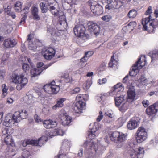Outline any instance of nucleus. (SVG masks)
Returning a JSON list of instances; mask_svg holds the SVG:
<instances>
[{
    "mask_svg": "<svg viewBox=\"0 0 158 158\" xmlns=\"http://www.w3.org/2000/svg\"><path fill=\"white\" fill-rule=\"evenodd\" d=\"M83 146L85 149L86 158H94L95 156L98 157L102 153L100 148H98L97 144L93 141L85 142Z\"/></svg>",
    "mask_w": 158,
    "mask_h": 158,
    "instance_id": "f257e3e1",
    "label": "nucleus"
},
{
    "mask_svg": "<svg viewBox=\"0 0 158 158\" xmlns=\"http://www.w3.org/2000/svg\"><path fill=\"white\" fill-rule=\"evenodd\" d=\"M11 81L15 84H18L16 88L18 90H20L27 84L28 80L22 74L19 75L14 74L12 76Z\"/></svg>",
    "mask_w": 158,
    "mask_h": 158,
    "instance_id": "f03ea898",
    "label": "nucleus"
},
{
    "mask_svg": "<svg viewBox=\"0 0 158 158\" xmlns=\"http://www.w3.org/2000/svg\"><path fill=\"white\" fill-rule=\"evenodd\" d=\"M87 3L90 7L92 12L94 14L98 15L103 13V8L102 6L103 4L102 2L89 0Z\"/></svg>",
    "mask_w": 158,
    "mask_h": 158,
    "instance_id": "7ed1b4c3",
    "label": "nucleus"
},
{
    "mask_svg": "<svg viewBox=\"0 0 158 158\" xmlns=\"http://www.w3.org/2000/svg\"><path fill=\"white\" fill-rule=\"evenodd\" d=\"M84 96L83 94H80L76 97V99L77 102L75 104L73 108L74 111L76 113H81L85 106ZM84 96H86V95H84Z\"/></svg>",
    "mask_w": 158,
    "mask_h": 158,
    "instance_id": "20e7f679",
    "label": "nucleus"
},
{
    "mask_svg": "<svg viewBox=\"0 0 158 158\" xmlns=\"http://www.w3.org/2000/svg\"><path fill=\"white\" fill-rule=\"evenodd\" d=\"M43 89L48 94H57L60 90V87L55 85V82L53 81L49 84L44 85Z\"/></svg>",
    "mask_w": 158,
    "mask_h": 158,
    "instance_id": "39448f33",
    "label": "nucleus"
},
{
    "mask_svg": "<svg viewBox=\"0 0 158 158\" xmlns=\"http://www.w3.org/2000/svg\"><path fill=\"white\" fill-rule=\"evenodd\" d=\"M107 2L105 8L108 10L118 9L124 4L123 2L121 0H107Z\"/></svg>",
    "mask_w": 158,
    "mask_h": 158,
    "instance_id": "423d86ee",
    "label": "nucleus"
},
{
    "mask_svg": "<svg viewBox=\"0 0 158 158\" xmlns=\"http://www.w3.org/2000/svg\"><path fill=\"white\" fill-rule=\"evenodd\" d=\"M136 139L138 143H140L145 141L147 138V133L145 129L142 127L138 129L136 133Z\"/></svg>",
    "mask_w": 158,
    "mask_h": 158,
    "instance_id": "0eeeda50",
    "label": "nucleus"
},
{
    "mask_svg": "<svg viewBox=\"0 0 158 158\" xmlns=\"http://www.w3.org/2000/svg\"><path fill=\"white\" fill-rule=\"evenodd\" d=\"M55 50L52 48H45L42 51V54L44 57L47 60H51L54 56Z\"/></svg>",
    "mask_w": 158,
    "mask_h": 158,
    "instance_id": "6e6552de",
    "label": "nucleus"
},
{
    "mask_svg": "<svg viewBox=\"0 0 158 158\" xmlns=\"http://www.w3.org/2000/svg\"><path fill=\"white\" fill-rule=\"evenodd\" d=\"M45 137H41L38 140H29L23 141L22 145L23 147H26L27 145L33 144L36 145L37 146H41V144H44L46 141L45 140Z\"/></svg>",
    "mask_w": 158,
    "mask_h": 158,
    "instance_id": "1a4fd4ad",
    "label": "nucleus"
},
{
    "mask_svg": "<svg viewBox=\"0 0 158 158\" xmlns=\"http://www.w3.org/2000/svg\"><path fill=\"white\" fill-rule=\"evenodd\" d=\"M28 114L27 111L25 110H22L20 111H16L14 114V118L15 119L16 123L20 122L22 119L26 118Z\"/></svg>",
    "mask_w": 158,
    "mask_h": 158,
    "instance_id": "9d476101",
    "label": "nucleus"
},
{
    "mask_svg": "<svg viewBox=\"0 0 158 158\" xmlns=\"http://www.w3.org/2000/svg\"><path fill=\"white\" fill-rule=\"evenodd\" d=\"M141 58H139L138 61L131 68V69L129 72L130 76H134L136 75L139 72V68L141 69L144 65L141 64V62L140 61Z\"/></svg>",
    "mask_w": 158,
    "mask_h": 158,
    "instance_id": "9b49d317",
    "label": "nucleus"
},
{
    "mask_svg": "<svg viewBox=\"0 0 158 158\" xmlns=\"http://www.w3.org/2000/svg\"><path fill=\"white\" fill-rule=\"evenodd\" d=\"M73 31L75 35L77 36H83L85 34V28L83 25L79 24L75 26Z\"/></svg>",
    "mask_w": 158,
    "mask_h": 158,
    "instance_id": "f8f14e48",
    "label": "nucleus"
},
{
    "mask_svg": "<svg viewBox=\"0 0 158 158\" xmlns=\"http://www.w3.org/2000/svg\"><path fill=\"white\" fill-rule=\"evenodd\" d=\"M49 6V11L53 15L55 16H58L59 15L60 8L56 2L52 0L51 4Z\"/></svg>",
    "mask_w": 158,
    "mask_h": 158,
    "instance_id": "ddd939ff",
    "label": "nucleus"
},
{
    "mask_svg": "<svg viewBox=\"0 0 158 158\" xmlns=\"http://www.w3.org/2000/svg\"><path fill=\"white\" fill-rule=\"evenodd\" d=\"M98 125V123H95L92 128L89 127L88 134L90 139H93L96 136V133L99 128V127H97Z\"/></svg>",
    "mask_w": 158,
    "mask_h": 158,
    "instance_id": "4468645a",
    "label": "nucleus"
},
{
    "mask_svg": "<svg viewBox=\"0 0 158 158\" xmlns=\"http://www.w3.org/2000/svg\"><path fill=\"white\" fill-rule=\"evenodd\" d=\"M150 17V16H149L147 18H146L145 20H143L142 22L143 28L145 30H147V27L149 24V26L152 27L153 28H155L158 27V23L157 24L156 22L154 21L153 23L150 22V19L149 18Z\"/></svg>",
    "mask_w": 158,
    "mask_h": 158,
    "instance_id": "2eb2a0df",
    "label": "nucleus"
},
{
    "mask_svg": "<svg viewBox=\"0 0 158 158\" xmlns=\"http://www.w3.org/2000/svg\"><path fill=\"white\" fill-rule=\"evenodd\" d=\"M15 119L14 118V114L12 117L7 115L4 120L3 125L7 127H10L16 123Z\"/></svg>",
    "mask_w": 158,
    "mask_h": 158,
    "instance_id": "dca6fc26",
    "label": "nucleus"
},
{
    "mask_svg": "<svg viewBox=\"0 0 158 158\" xmlns=\"http://www.w3.org/2000/svg\"><path fill=\"white\" fill-rule=\"evenodd\" d=\"M52 0H48L46 3L41 2L40 4V6L43 13L47 12L48 10H49V5L51 4Z\"/></svg>",
    "mask_w": 158,
    "mask_h": 158,
    "instance_id": "f3484780",
    "label": "nucleus"
},
{
    "mask_svg": "<svg viewBox=\"0 0 158 158\" xmlns=\"http://www.w3.org/2000/svg\"><path fill=\"white\" fill-rule=\"evenodd\" d=\"M89 29L92 33L97 35L99 33L100 27L96 23H93L89 25Z\"/></svg>",
    "mask_w": 158,
    "mask_h": 158,
    "instance_id": "a211bd4d",
    "label": "nucleus"
},
{
    "mask_svg": "<svg viewBox=\"0 0 158 158\" xmlns=\"http://www.w3.org/2000/svg\"><path fill=\"white\" fill-rule=\"evenodd\" d=\"M61 122L64 126L68 125L71 122L72 118L66 114H63L60 117Z\"/></svg>",
    "mask_w": 158,
    "mask_h": 158,
    "instance_id": "6ab92c4d",
    "label": "nucleus"
},
{
    "mask_svg": "<svg viewBox=\"0 0 158 158\" xmlns=\"http://www.w3.org/2000/svg\"><path fill=\"white\" fill-rule=\"evenodd\" d=\"M126 136L124 134L119 133L117 139V143L118 144L117 147L118 148H120L123 146L124 142L126 140Z\"/></svg>",
    "mask_w": 158,
    "mask_h": 158,
    "instance_id": "aec40b11",
    "label": "nucleus"
},
{
    "mask_svg": "<svg viewBox=\"0 0 158 158\" xmlns=\"http://www.w3.org/2000/svg\"><path fill=\"white\" fill-rule=\"evenodd\" d=\"M43 124L45 127L47 129L55 127L57 125V122L55 121L51 120H45L43 123Z\"/></svg>",
    "mask_w": 158,
    "mask_h": 158,
    "instance_id": "412c9836",
    "label": "nucleus"
},
{
    "mask_svg": "<svg viewBox=\"0 0 158 158\" xmlns=\"http://www.w3.org/2000/svg\"><path fill=\"white\" fill-rule=\"evenodd\" d=\"M16 44L15 40L10 38L5 39L4 42V46L8 48L14 47Z\"/></svg>",
    "mask_w": 158,
    "mask_h": 158,
    "instance_id": "4be33fe9",
    "label": "nucleus"
},
{
    "mask_svg": "<svg viewBox=\"0 0 158 158\" xmlns=\"http://www.w3.org/2000/svg\"><path fill=\"white\" fill-rule=\"evenodd\" d=\"M135 90L133 86H131L127 91V100L129 102V99L133 100L135 96Z\"/></svg>",
    "mask_w": 158,
    "mask_h": 158,
    "instance_id": "5701e85b",
    "label": "nucleus"
},
{
    "mask_svg": "<svg viewBox=\"0 0 158 158\" xmlns=\"http://www.w3.org/2000/svg\"><path fill=\"white\" fill-rule=\"evenodd\" d=\"M138 125L137 122L134 119H131L128 122L127 127L128 129L131 130L137 128Z\"/></svg>",
    "mask_w": 158,
    "mask_h": 158,
    "instance_id": "b1692460",
    "label": "nucleus"
},
{
    "mask_svg": "<svg viewBox=\"0 0 158 158\" xmlns=\"http://www.w3.org/2000/svg\"><path fill=\"white\" fill-rule=\"evenodd\" d=\"M125 96L123 95L118 96L115 97V101L116 106H119L121 103L124 100Z\"/></svg>",
    "mask_w": 158,
    "mask_h": 158,
    "instance_id": "393cba45",
    "label": "nucleus"
},
{
    "mask_svg": "<svg viewBox=\"0 0 158 158\" xmlns=\"http://www.w3.org/2000/svg\"><path fill=\"white\" fill-rule=\"evenodd\" d=\"M31 35H28V38L27 40L29 41V46L28 48L29 49L33 52H35L36 50L37 47L35 45V43L31 41V39L30 38Z\"/></svg>",
    "mask_w": 158,
    "mask_h": 158,
    "instance_id": "a878e982",
    "label": "nucleus"
},
{
    "mask_svg": "<svg viewBox=\"0 0 158 158\" xmlns=\"http://www.w3.org/2000/svg\"><path fill=\"white\" fill-rule=\"evenodd\" d=\"M147 114L149 115H151L155 114L157 111L155 106L153 104L150 106L146 110Z\"/></svg>",
    "mask_w": 158,
    "mask_h": 158,
    "instance_id": "bb28decb",
    "label": "nucleus"
},
{
    "mask_svg": "<svg viewBox=\"0 0 158 158\" xmlns=\"http://www.w3.org/2000/svg\"><path fill=\"white\" fill-rule=\"evenodd\" d=\"M38 9L37 7L34 6L32 10V14L33 16V18L34 19L38 20L40 19V17L38 15Z\"/></svg>",
    "mask_w": 158,
    "mask_h": 158,
    "instance_id": "cd10ccee",
    "label": "nucleus"
},
{
    "mask_svg": "<svg viewBox=\"0 0 158 158\" xmlns=\"http://www.w3.org/2000/svg\"><path fill=\"white\" fill-rule=\"evenodd\" d=\"M66 100L65 98L59 99L57 102V103L52 107V109L56 110L57 107H61L63 106V103Z\"/></svg>",
    "mask_w": 158,
    "mask_h": 158,
    "instance_id": "c85d7f7f",
    "label": "nucleus"
},
{
    "mask_svg": "<svg viewBox=\"0 0 158 158\" xmlns=\"http://www.w3.org/2000/svg\"><path fill=\"white\" fill-rule=\"evenodd\" d=\"M4 141L7 145H10L12 146H14L15 145L12 137L10 135L6 136L5 138Z\"/></svg>",
    "mask_w": 158,
    "mask_h": 158,
    "instance_id": "c756f323",
    "label": "nucleus"
},
{
    "mask_svg": "<svg viewBox=\"0 0 158 158\" xmlns=\"http://www.w3.org/2000/svg\"><path fill=\"white\" fill-rule=\"evenodd\" d=\"M41 69L39 68L33 69L31 70V77H35L40 75L42 72Z\"/></svg>",
    "mask_w": 158,
    "mask_h": 158,
    "instance_id": "7c9ffc66",
    "label": "nucleus"
},
{
    "mask_svg": "<svg viewBox=\"0 0 158 158\" xmlns=\"http://www.w3.org/2000/svg\"><path fill=\"white\" fill-rule=\"evenodd\" d=\"M119 134V132L116 131L110 132L109 134V137L111 140L114 141L116 139H117Z\"/></svg>",
    "mask_w": 158,
    "mask_h": 158,
    "instance_id": "2f4dec72",
    "label": "nucleus"
},
{
    "mask_svg": "<svg viewBox=\"0 0 158 158\" xmlns=\"http://www.w3.org/2000/svg\"><path fill=\"white\" fill-rule=\"evenodd\" d=\"M52 63H50L44 65V67H42L44 65V63L43 62H40L37 63V68H39V69L40 68L41 69V71H42V72L44 70H45L48 67L51 66L52 65Z\"/></svg>",
    "mask_w": 158,
    "mask_h": 158,
    "instance_id": "473e14b6",
    "label": "nucleus"
},
{
    "mask_svg": "<svg viewBox=\"0 0 158 158\" xmlns=\"http://www.w3.org/2000/svg\"><path fill=\"white\" fill-rule=\"evenodd\" d=\"M137 15V11L135 9H132L129 11L127 14V16L129 18H135Z\"/></svg>",
    "mask_w": 158,
    "mask_h": 158,
    "instance_id": "72a5a7b5",
    "label": "nucleus"
},
{
    "mask_svg": "<svg viewBox=\"0 0 158 158\" xmlns=\"http://www.w3.org/2000/svg\"><path fill=\"white\" fill-rule=\"evenodd\" d=\"M22 7V4L20 2L18 1L15 2L14 8L16 11H20L21 10Z\"/></svg>",
    "mask_w": 158,
    "mask_h": 158,
    "instance_id": "f704fd0d",
    "label": "nucleus"
},
{
    "mask_svg": "<svg viewBox=\"0 0 158 158\" xmlns=\"http://www.w3.org/2000/svg\"><path fill=\"white\" fill-rule=\"evenodd\" d=\"M70 145V143L67 140L64 139L62 143V145L61 148H64V147L66 148V150H69Z\"/></svg>",
    "mask_w": 158,
    "mask_h": 158,
    "instance_id": "c9c22d12",
    "label": "nucleus"
},
{
    "mask_svg": "<svg viewBox=\"0 0 158 158\" xmlns=\"http://www.w3.org/2000/svg\"><path fill=\"white\" fill-rule=\"evenodd\" d=\"M122 84H118L116 85H114V88L113 90L111 92L109 93V94L112 93H115V92L117 91V92H120V88L121 87H122ZM108 94H109L108 93Z\"/></svg>",
    "mask_w": 158,
    "mask_h": 158,
    "instance_id": "e433bc0d",
    "label": "nucleus"
},
{
    "mask_svg": "<svg viewBox=\"0 0 158 158\" xmlns=\"http://www.w3.org/2000/svg\"><path fill=\"white\" fill-rule=\"evenodd\" d=\"M52 133L53 134L51 135H52L53 136L56 135H63L62 133V131L60 129L56 128L53 131Z\"/></svg>",
    "mask_w": 158,
    "mask_h": 158,
    "instance_id": "4c0bfd02",
    "label": "nucleus"
},
{
    "mask_svg": "<svg viewBox=\"0 0 158 158\" xmlns=\"http://www.w3.org/2000/svg\"><path fill=\"white\" fill-rule=\"evenodd\" d=\"M139 158H141L143 156L144 150L143 148H139L136 151Z\"/></svg>",
    "mask_w": 158,
    "mask_h": 158,
    "instance_id": "58836bf2",
    "label": "nucleus"
},
{
    "mask_svg": "<svg viewBox=\"0 0 158 158\" xmlns=\"http://www.w3.org/2000/svg\"><path fill=\"white\" fill-rule=\"evenodd\" d=\"M151 58L152 59L151 62L154 60H158V51L153 52Z\"/></svg>",
    "mask_w": 158,
    "mask_h": 158,
    "instance_id": "ea45409f",
    "label": "nucleus"
},
{
    "mask_svg": "<svg viewBox=\"0 0 158 158\" xmlns=\"http://www.w3.org/2000/svg\"><path fill=\"white\" fill-rule=\"evenodd\" d=\"M61 77L66 79V82H70L72 80L71 77L69 76V74L68 73H64L61 76Z\"/></svg>",
    "mask_w": 158,
    "mask_h": 158,
    "instance_id": "a19ab883",
    "label": "nucleus"
},
{
    "mask_svg": "<svg viewBox=\"0 0 158 158\" xmlns=\"http://www.w3.org/2000/svg\"><path fill=\"white\" fill-rule=\"evenodd\" d=\"M130 155L131 158H139L137 151L134 149H132L131 151Z\"/></svg>",
    "mask_w": 158,
    "mask_h": 158,
    "instance_id": "79ce46f5",
    "label": "nucleus"
},
{
    "mask_svg": "<svg viewBox=\"0 0 158 158\" xmlns=\"http://www.w3.org/2000/svg\"><path fill=\"white\" fill-rule=\"evenodd\" d=\"M30 155L29 151L26 150H24L22 152V156L23 158H28Z\"/></svg>",
    "mask_w": 158,
    "mask_h": 158,
    "instance_id": "37998d69",
    "label": "nucleus"
},
{
    "mask_svg": "<svg viewBox=\"0 0 158 158\" xmlns=\"http://www.w3.org/2000/svg\"><path fill=\"white\" fill-rule=\"evenodd\" d=\"M91 82L90 81H87L83 84V86L84 89H88L91 86Z\"/></svg>",
    "mask_w": 158,
    "mask_h": 158,
    "instance_id": "c03bdc74",
    "label": "nucleus"
},
{
    "mask_svg": "<svg viewBox=\"0 0 158 158\" xmlns=\"http://www.w3.org/2000/svg\"><path fill=\"white\" fill-rule=\"evenodd\" d=\"M139 82H141L144 85L145 84V83L147 84L150 83V82L148 81V80L147 79H145L144 77H142L139 79Z\"/></svg>",
    "mask_w": 158,
    "mask_h": 158,
    "instance_id": "a18cd8bd",
    "label": "nucleus"
},
{
    "mask_svg": "<svg viewBox=\"0 0 158 158\" xmlns=\"http://www.w3.org/2000/svg\"><path fill=\"white\" fill-rule=\"evenodd\" d=\"M111 19V16L109 15H105L102 18V19L103 21L106 22L109 21Z\"/></svg>",
    "mask_w": 158,
    "mask_h": 158,
    "instance_id": "49530a36",
    "label": "nucleus"
},
{
    "mask_svg": "<svg viewBox=\"0 0 158 158\" xmlns=\"http://www.w3.org/2000/svg\"><path fill=\"white\" fill-rule=\"evenodd\" d=\"M27 100L26 101L28 105H31L33 102L34 101L31 96L27 97Z\"/></svg>",
    "mask_w": 158,
    "mask_h": 158,
    "instance_id": "de8ad7c7",
    "label": "nucleus"
},
{
    "mask_svg": "<svg viewBox=\"0 0 158 158\" xmlns=\"http://www.w3.org/2000/svg\"><path fill=\"white\" fill-rule=\"evenodd\" d=\"M127 109L126 104L124 103L119 108V110L122 112L125 111Z\"/></svg>",
    "mask_w": 158,
    "mask_h": 158,
    "instance_id": "09e8293b",
    "label": "nucleus"
},
{
    "mask_svg": "<svg viewBox=\"0 0 158 158\" xmlns=\"http://www.w3.org/2000/svg\"><path fill=\"white\" fill-rule=\"evenodd\" d=\"M22 68L23 70L26 72L27 70L29 69V65L26 63H23L22 64Z\"/></svg>",
    "mask_w": 158,
    "mask_h": 158,
    "instance_id": "8fccbe9b",
    "label": "nucleus"
},
{
    "mask_svg": "<svg viewBox=\"0 0 158 158\" xmlns=\"http://www.w3.org/2000/svg\"><path fill=\"white\" fill-rule=\"evenodd\" d=\"M107 80L105 78H103L102 79H99L98 80V83L100 85L104 84L107 82Z\"/></svg>",
    "mask_w": 158,
    "mask_h": 158,
    "instance_id": "3c124183",
    "label": "nucleus"
},
{
    "mask_svg": "<svg viewBox=\"0 0 158 158\" xmlns=\"http://www.w3.org/2000/svg\"><path fill=\"white\" fill-rule=\"evenodd\" d=\"M102 112L100 111L99 112V115L97 118V121L98 122H100L103 118V115H102Z\"/></svg>",
    "mask_w": 158,
    "mask_h": 158,
    "instance_id": "603ef678",
    "label": "nucleus"
},
{
    "mask_svg": "<svg viewBox=\"0 0 158 158\" xmlns=\"http://www.w3.org/2000/svg\"><path fill=\"white\" fill-rule=\"evenodd\" d=\"M93 54L94 52L93 51H89L86 52L85 55L89 59Z\"/></svg>",
    "mask_w": 158,
    "mask_h": 158,
    "instance_id": "864d4df0",
    "label": "nucleus"
},
{
    "mask_svg": "<svg viewBox=\"0 0 158 158\" xmlns=\"http://www.w3.org/2000/svg\"><path fill=\"white\" fill-rule=\"evenodd\" d=\"M9 57V55L6 53H5L2 58V60L4 62L6 61Z\"/></svg>",
    "mask_w": 158,
    "mask_h": 158,
    "instance_id": "5fc2aeb1",
    "label": "nucleus"
},
{
    "mask_svg": "<svg viewBox=\"0 0 158 158\" xmlns=\"http://www.w3.org/2000/svg\"><path fill=\"white\" fill-rule=\"evenodd\" d=\"M6 85L3 84L2 85V91L4 94V95H6L7 94V89L5 88Z\"/></svg>",
    "mask_w": 158,
    "mask_h": 158,
    "instance_id": "6e6d98bb",
    "label": "nucleus"
},
{
    "mask_svg": "<svg viewBox=\"0 0 158 158\" xmlns=\"http://www.w3.org/2000/svg\"><path fill=\"white\" fill-rule=\"evenodd\" d=\"M142 104L145 107H146L149 105V102L148 100H144L143 101Z\"/></svg>",
    "mask_w": 158,
    "mask_h": 158,
    "instance_id": "4d7b16f0",
    "label": "nucleus"
},
{
    "mask_svg": "<svg viewBox=\"0 0 158 158\" xmlns=\"http://www.w3.org/2000/svg\"><path fill=\"white\" fill-rule=\"evenodd\" d=\"M27 18V15H24L23 17L21 18V20L20 22V25L24 24L25 22V20Z\"/></svg>",
    "mask_w": 158,
    "mask_h": 158,
    "instance_id": "13d9d810",
    "label": "nucleus"
},
{
    "mask_svg": "<svg viewBox=\"0 0 158 158\" xmlns=\"http://www.w3.org/2000/svg\"><path fill=\"white\" fill-rule=\"evenodd\" d=\"M152 7L151 6H149L148 10H147L146 12L145 13V14L146 15H149L151 12L152 11Z\"/></svg>",
    "mask_w": 158,
    "mask_h": 158,
    "instance_id": "bf43d9fd",
    "label": "nucleus"
},
{
    "mask_svg": "<svg viewBox=\"0 0 158 158\" xmlns=\"http://www.w3.org/2000/svg\"><path fill=\"white\" fill-rule=\"evenodd\" d=\"M113 57H114V56H113L111 57V60H110L109 63V66L110 67H113L114 66V64H113Z\"/></svg>",
    "mask_w": 158,
    "mask_h": 158,
    "instance_id": "052dcab7",
    "label": "nucleus"
},
{
    "mask_svg": "<svg viewBox=\"0 0 158 158\" xmlns=\"http://www.w3.org/2000/svg\"><path fill=\"white\" fill-rule=\"evenodd\" d=\"M80 91V89L79 87H76L74 89L72 92V94H76L78 93Z\"/></svg>",
    "mask_w": 158,
    "mask_h": 158,
    "instance_id": "680f3d73",
    "label": "nucleus"
},
{
    "mask_svg": "<svg viewBox=\"0 0 158 158\" xmlns=\"http://www.w3.org/2000/svg\"><path fill=\"white\" fill-rule=\"evenodd\" d=\"M105 95L104 94L103 95L101 94L99 96H98L97 98L98 101L100 102L105 97Z\"/></svg>",
    "mask_w": 158,
    "mask_h": 158,
    "instance_id": "e2e57ef3",
    "label": "nucleus"
},
{
    "mask_svg": "<svg viewBox=\"0 0 158 158\" xmlns=\"http://www.w3.org/2000/svg\"><path fill=\"white\" fill-rule=\"evenodd\" d=\"M5 76V72L2 70H0V79H3Z\"/></svg>",
    "mask_w": 158,
    "mask_h": 158,
    "instance_id": "0e129e2a",
    "label": "nucleus"
},
{
    "mask_svg": "<svg viewBox=\"0 0 158 158\" xmlns=\"http://www.w3.org/2000/svg\"><path fill=\"white\" fill-rule=\"evenodd\" d=\"M104 115L108 116V118H112L113 117V114L111 113H109L108 112H106L104 113Z\"/></svg>",
    "mask_w": 158,
    "mask_h": 158,
    "instance_id": "69168bd1",
    "label": "nucleus"
},
{
    "mask_svg": "<svg viewBox=\"0 0 158 158\" xmlns=\"http://www.w3.org/2000/svg\"><path fill=\"white\" fill-rule=\"evenodd\" d=\"M88 58L86 57L85 55L82 58L80 59L81 62L84 63L86 62L88 60Z\"/></svg>",
    "mask_w": 158,
    "mask_h": 158,
    "instance_id": "338daca9",
    "label": "nucleus"
},
{
    "mask_svg": "<svg viewBox=\"0 0 158 158\" xmlns=\"http://www.w3.org/2000/svg\"><path fill=\"white\" fill-rule=\"evenodd\" d=\"M35 120L36 122H39L41 121L40 118L37 115H35L34 116Z\"/></svg>",
    "mask_w": 158,
    "mask_h": 158,
    "instance_id": "774afa93",
    "label": "nucleus"
}]
</instances>
